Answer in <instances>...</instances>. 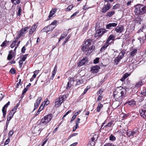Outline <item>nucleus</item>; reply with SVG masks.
I'll list each match as a JSON object with an SVG mask.
<instances>
[{"label": "nucleus", "mask_w": 146, "mask_h": 146, "mask_svg": "<svg viewBox=\"0 0 146 146\" xmlns=\"http://www.w3.org/2000/svg\"><path fill=\"white\" fill-rule=\"evenodd\" d=\"M133 137L137 136L139 134V132L138 131V128L135 127L134 128L133 130L131 131Z\"/></svg>", "instance_id": "obj_16"}, {"label": "nucleus", "mask_w": 146, "mask_h": 146, "mask_svg": "<svg viewBox=\"0 0 146 146\" xmlns=\"http://www.w3.org/2000/svg\"><path fill=\"white\" fill-rule=\"evenodd\" d=\"M128 130H127V135L129 137H134L132 134V132L131 131H128Z\"/></svg>", "instance_id": "obj_31"}, {"label": "nucleus", "mask_w": 146, "mask_h": 146, "mask_svg": "<svg viewBox=\"0 0 146 146\" xmlns=\"http://www.w3.org/2000/svg\"><path fill=\"white\" fill-rule=\"evenodd\" d=\"M10 141V139L9 138L7 139L5 141L4 144V145H6L8 144Z\"/></svg>", "instance_id": "obj_56"}, {"label": "nucleus", "mask_w": 146, "mask_h": 146, "mask_svg": "<svg viewBox=\"0 0 146 146\" xmlns=\"http://www.w3.org/2000/svg\"><path fill=\"white\" fill-rule=\"evenodd\" d=\"M42 99V98L41 97H38L37 99L36 100V103L34 104V108L33 111L35 110L38 108Z\"/></svg>", "instance_id": "obj_10"}, {"label": "nucleus", "mask_w": 146, "mask_h": 146, "mask_svg": "<svg viewBox=\"0 0 146 146\" xmlns=\"http://www.w3.org/2000/svg\"><path fill=\"white\" fill-rule=\"evenodd\" d=\"M14 114V113H13V112L11 111V112L9 113V114L8 115L9 116H11V117H13Z\"/></svg>", "instance_id": "obj_61"}, {"label": "nucleus", "mask_w": 146, "mask_h": 146, "mask_svg": "<svg viewBox=\"0 0 146 146\" xmlns=\"http://www.w3.org/2000/svg\"><path fill=\"white\" fill-rule=\"evenodd\" d=\"M134 12L136 15H142L146 13V6L137 4L134 6Z\"/></svg>", "instance_id": "obj_2"}, {"label": "nucleus", "mask_w": 146, "mask_h": 146, "mask_svg": "<svg viewBox=\"0 0 146 146\" xmlns=\"http://www.w3.org/2000/svg\"><path fill=\"white\" fill-rule=\"evenodd\" d=\"M78 127H79V126L77 124H76V125L75 127H74L73 130H72V131H75V130L77 129Z\"/></svg>", "instance_id": "obj_59"}, {"label": "nucleus", "mask_w": 146, "mask_h": 146, "mask_svg": "<svg viewBox=\"0 0 146 146\" xmlns=\"http://www.w3.org/2000/svg\"><path fill=\"white\" fill-rule=\"evenodd\" d=\"M88 62L87 58L86 57H85L78 63V66H81L85 64H86Z\"/></svg>", "instance_id": "obj_7"}, {"label": "nucleus", "mask_w": 146, "mask_h": 146, "mask_svg": "<svg viewBox=\"0 0 146 146\" xmlns=\"http://www.w3.org/2000/svg\"><path fill=\"white\" fill-rule=\"evenodd\" d=\"M119 6V5L118 4H116L115 5L113 6L112 8L113 9H115L117 8Z\"/></svg>", "instance_id": "obj_46"}, {"label": "nucleus", "mask_w": 146, "mask_h": 146, "mask_svg": "<svg viewBox=\"0 0 146 146\" xmlns=\"http://www.w3.org/2000/svg\"><path fill=\"white\" fill-rule=\"evenodd\" d=\"M73 7V6L72 5H70L65 9V11H69L72 9Z\"/></svg>", "instance_id": "obj_38"}, {"label": "nucleus", "mask_w": 146, "mask_h": 146, "mask_svg": "<svg viewBox=\"0 0 146 146\" xmlns=\"http://www.w3.org/2000/svg\"><path fill=\"white\" fill-rule=\"evenodd\" d=\"M95 49V46H91L89 47V49L87 52V55H89Z\"/></svg>", "instance_id": "obj_27"}, {"label": "nucleus", "mask_w": 146, "mask_h": 146, "mask_svg": "<svg viewBox=\"0 0 146 146\" xmlns=\"http://www.w3.org/2000/svg\"><path fill=\"white\" fill-rule=\"evenodd\" d=\"M54 27H51V25H49L47 27H44L42 30L41 31L43 32L48 33V32L51 31L54 29Z\"/></svg>", "instance_id": "obj_9"}, {"label": "nucleus", "mask_w": 146, "mask_h": 146, "mask_svg": "<svg viewBox=\"0 0 146 146\" xmlns=\"http://www.w3.org/2000/svg\"><path fill=\"white\" fill-rule=\"evenodd\" d=\"M100 69V67L97 65H96L91 68V70L93 73H96L98 72V70Z\"/></svg>", "instance_id": "obj_11"}, {"label": "nucleus", "mask_w": 146, "mask_h": 146, "mask_svg": "<svg viewBox=\"0 0 146 146\" xmlns=\"http://www.w3.org/2000/svg\"><path fill=\"white\" fill-rule=\"evenodd\" d=\"M43 103H42L41 104V105H40V107L39 108V109L38 110H39L40 111L43 109V108H44V106H43Z\"/></svg>", "instance_id": "obj_57"}, {"label": "nucleus", "mask_w": 146, "mask_h": 146, "mask_svg": "<svg viewBox=\"0 0 146 146\" xmlns=\"http://www.w3.org/2000/svg\"><path fill=\"white\" fill-rule=\"evenodd\" d=\"M140 102H142L144 101L143 103V108H145L146 107V99L144 100V98L143 97H141L139 100Z\"/></svg>", "instance_id": "obj_28"}, {"label": "nucleus", "mask_w": 146, "mask_h": 146, "mask_svg": "<svg viewBox=\"0 0 146 146\" xmlns=\"http://www.w3.org/2000/svg\"><path fill=\"white\" fill-rule=\"evenodd\" d=\"M109 44H110L106 42V43L105 44L101 47L100 49V51L101 52L104 51L108 47Z\"/></svg>", "instance_id": "obj_18"}, {"label": "nucleus", "mask_w": 146, "mask_h": 146, "mask_svg": "<svg viewBox=\"0 0 146 146\" xmlns=\"http://www.w3.org/2000/svg\"><path fill=\"white\" fill-rule=\"evenodd\" d=\"M115 39V36L113 35H111L109 36L108 39L107 40L106 42L109 43V44H110L111 43V42H110V41L111 40H113Z\"/></svg>", "instance_id": "obj_20"}, {"label": "nucleus", "mask_w": 146, "mask_h": 146, "mask_svg": "<svg viewBox=\"0 0 146 146\" xmlns=\"http://www.w3.org/2000/svg\"><path fill=\"white\" fill-rule=\"evenodd\" d=\"M78 134V133H74L70 135L68 137V140L70 138L76 136Z\"/></svg>", "instance_id": "obj_39"}, {"label": "nucleus", "mask_w": 146, "mask_h": 146, "mask_svg": "<svg viewBox=\"0 0 146 146\" xmlns=\"http://www.w3.org/2000/svg\"><path fill=\"white\" fill-rule=\"evenodd\" d=\"M13 53V50H11L10 52V53L8 55V56L7 59L8 60H11L12 58V55L11 54H12Z\"/></svg>", "instance_id": "obj_33"}, {"label": "nucleus", "mask_w": 146, "mask_h": 146, "mask_svg": "<svg viewBox=\"0 0 146 146\" xmlns=\"http://www.w3.org/2000/svg\"><path fill=\"white\" fill-rule=\"evenodd\" d=\"M67 34H62L59 39V42L60 41L63 39L65 38L66 36L67 35Z\"/></svg>", "instance_id": "obj_36"}, {"label": "nucleus", "mask_w": 146, "mask_h": 146, "mask_svg": "<svg viewBox=\"0 0 146 146\" xmlns=\"http://www.w3.org/2000/svg\"><path fill=\"white\" fill-rule=\"evenodd\" d=\"M130 75L129 74H128V73H125L123 76V78H125V79L126 78H127L129 75Z\"/></svg>", "instance_id": "obj_52"}, {"label": "nucleus", "mask_w": 146, "mask_h": 146, "mask_svg": "<svg viewBox=\"0 0 146 146\" xmlns=\"http://www.w3.org/2000/svg\"><path fill=\"white\" fill-rule=\"evenodd\" d=\"M141 94L144 96L146 95V88H143V90L141 91Z\"/></svg>", "instance_id": "obj_37"}, {"label": "nucleus", "mask_w": 146, "mask_h": 146, "mask_svg": "<svg viewBox=\"0 0 146 146\" xmlns=\"http://www.w3.org/2000/svg\"><path fill=\"white\" fill-rule=\"evenodd\" d=\"M71 110L68 111L63 116V117H65L71 111Z\"/></svg>", "instance_id": "obj_58"}, {"label": "nucleus", "mask_w": 146, "mask_h": 146, "mask_svg": "<svg viewBox=\"0 0 146 146\" xmlns=\"http://www.w3.org/2000/svg\"><path fill=\"white\" fill-rule=\"evenodd\" d=\"M117 23H110L107 25L106 27V28L107 29H111L112 27H115L117 26Z\"/></svg>", "instance_id": "obj_15"}, {"label": "nucleus", "mask_w": 146, "mask_h": 146, "mask_svg": "<svg viewBox=\"0 0 146 146\" xmlns=\"http://www.w3.org/2000/svg\"><path fill=\"white\" fill-rule=\"evenodd\" d=\"M130 106H133L136 104V102L134 100H130L127 103Z\"/></svg>", "instance_id": "obj_23"}, {"label": "nucleus", "mask_w": 146, "mask_h": 146, "mask_svg": "<svg viewBox=\"0 0 146 146\" xmlns=\"http://www.w3.org/2000/svg\"><path fill=\"white\" fill-rule=\"evenodd\" d=\"M120 60L117 57L114 60V64L115 65H117L119 62Z\"/></svg>", "instance_id": "obj_32"}, {"label": "nucleus", "mask_w": 146, "mask_h": 146, "mask_svg": "<svg viewBox=\"0 0 146 146\" xmlns=\"http://www.w3.org/2000/svg\"><path fill=\"white\" fill-rule=\"evenodd\" d=\"M99 58H96L94 61V64L98 63L99 62Z\"/></svg>", "instance_id": "obj_49"}, {"label": "nucleus", "mask_w": 146, "mask_h": 146, "mask_svg": "<svg viewBox=\"0 0 146 146\" xmlns=\"http://www.w3.org/2000/svg\"><path fill=\"white\" fill-rule=\"evenodd\" d=\"M111 7V5L110 3H107L106 4L105 3L101 11L102 12L105 13L109 10Z\"/></svg>", "instance_id": "obj_6"}, {"label": "nucleus", "mask_w": 146, "mask_h": 146, "mask_svg": "<svg viewBox=\"0 0 146 146\" xmlns=\"http://www.w3.org/2000/svg\"><path fill=\"white\" fill-rule=\"evenodd\" d=\"M7 42V41L5 40L4 41L2 44L1 45V46L2 47H4L6 45V44Z\"/></svg>", "instance_id": "obj_47"}, {"label": "nucleus", "mask_w": 146, "mask_h": 146, "mask_svg": "<svg viewBox=\"0 0 146 146\" xmlns=\"http://www.w3.org/2000/svg\"><path fill=\"white\" fill-rule=\"evenodd\" d=\"M141 115L145 119H146V109L142 110L140 113Z\"/></svg>", "instance_id": "obj_21"}, {"label": "nucleus", "mask_w": 146, "mask_h": 146, "mask_svg": "<svg viewBox=\"0 0 146 146\" xmlns=\"http://www.w3.org/2000/svg\"><path fill=\"white\" fill-rule=\"evenodd\" d=\"M116 139L115 137L112 134L111 135L110 137V139L112 141L115 140Z\"/></svg>", "instance_id": "obj_40"}, {"label": "nucleus", "mask_w": 146, "mask_h": 146, "mask_svg": "<svg viewBox=\"0 0 146 146\" xmlns=\"http://www.w3.org/2000/svg\"><path fill=\"white\" fill-rule=\"evenodd\" d=\"M61 104H59V102H58V101L56 100L55 102V106L56 107H58Z\"/></svg>", "instance_id": "obj_48"}, {"label": "nucleus", "mask_w": 146, "mask_h": 146, "mask_svg": "<svg viewBox=\"0 0 146 146\" xmlns=\"http://www.w3.org/2000/svg\"><path fill=\"white\" fill-rule=\"evenodd\" d=\"M37 27V26L35 25H33L31 29H30V31L29 32V34H32L34 32L36 29Z\"/></svg>", "instance_id": "obj_19"}, {"label": "nucleus", "mask_w": 146, "mask_h": 146, "mask_svg": "<svg viewBox=\"0 0 146 146\" xmlns=\"http://www.w3.org/2000/svg\"><path fill=\"white\" fill-rule=\"evenodd\" d=\"M53 116L52 114H48L44 117L41 119L40 124L46 125L48 123L52 118Z\"/></svg>", "instance_id": "obj_4"}, {"label": "nucleus", "mask_w": 146, "mask_h": 146, "mask_svg": "<svg viewBox=\"0 0 146 146\" xmlns=\"http://www.w3.org/2000/svg\"><path fill=\"white\" fill-rule=\"evenodd\" d=\"M57 11L56 9H52L50 12L49 15L48 16V18L47 20H49L51 19L53 15L56 13Z\"/></svg>", "instance_id": "obj_13"}, {"label": "nucleus", "mask_w": 146, "mask_h": 146, "mask_svg": "<svg viewBox=\"0 0 146 146\" xmlns=\"http://www.w3.org/2000/svg\"><path fill=\"white\" fill-rule=\"evenodd\" d=\"M30 29V28L28 27L22 28L20 30L19 33H21V35L23 36V34L26 33V32L27 31V29Z\"/></svg>", "instance_id": "obj_17"}, {"label": "nucleus", "mask_w": 146, "mask_h": 146, "mask_svg": "<svg viewBox=\"0 0 146 146\" xmlns=\"http://www.w3.org/2000/svg\"><path fill=\"white\" fill-rule=\"evenodd\" d=\"M65 97V96H60L58 98L56 99V100L59 102V104H61L66 100Z\"/></svg>", "instance_id": "obj_14"}, {"label": "nucleus", "mask_w": 146, "mask_h": 146, "mask_svg": "<svg viewBox=\"0 0 146 146\" xmlns=\"http://www.w3.org/2000/svg\"><path fill=\"white\" fill-rule=\"evenodd\" d=\"M50 102L48 100H46L44 102V105L47 106L48 105Z\"/></svg>", "instance_id": "obj_63"}, {"label": "nucleus", "mask_w": 146, "mask_h": 146, "mask_svg": "<svg viewBox=\"0 0 146 146\" xmlns=\"http://www.w3.org/2000/svg\"><path fill=\"white\" fill-rule=\"evenodd\" d=\"M126 90L125 88L120 86L117 88L113 92V98L117 101H121L125 97Z\"/></svg>", "instance_id": "obj_1"}, {"label": "nucleus", "mask_w": 146, "mask_h": 146, "mask_svg": "<svg viewBox=\"0 0 146 146\" xmlns=\"http://www.w3.org/2000/svg\"><path fill=\"white\" fill-rule=\"evenodd\" d=\"M25 50L26 49L25 48V46H23L21 49L22 52L23 53H24L25 52Z\"/></svg>", "instance_id": "obj_64"}, {"label": "nucleus", "mask_w": 146, "mask_h": 146, "mask_svg": "<svg viewBox=\"0 0 146 146\" xmlns=\"http://www.w3.org/2000/svg\"><path fill=\"white\" fill-rule=\"evenodd\" d=\"M138 39L139 40V41L141 43H143L145 42V41L146 39V38H145V37L144 36L142 38H140Z\"/></svg>", "instance_id": "obj_35"}, {"label": "nucleus", "mask_w": 146, "mask_h": 146, "mask_svg": "<svg viewBox=\"0 0 146 146\" xmlns=\"http://www.w3.org/2000/svg\"><path fill=\"white\" fill-rule=\"evenodd\" d=\"M106 29L101 28L97 30L95 34V37H101L102 35L107 32Z\"/></svg>", "instance_id": "obj_5"}, {"label": "nucleus", "mask_w": 146, "mask_h": 146, "mask_svg": "<svg viewBox=\"0 0 146 146\" xmlns=\"http://www.w3.org/2000/svg\"><path fill=\"white\" fill-rule=\"evenodd\" d=\"M103 107V105L102 104H101V103L98 104V106L97 107V109L96 111L97 112H100L101 109Z\"/></svg>", "instance_id": "obj_30"}, {"label": "nucleus", "mask_w": 146, "mask_h": 146, "mask_svg": "<svg viewBox=\"0 0 146 146\" xmlns=\"http://www.w3.org/2000/svg\"><path fill=\"white\" fill-rule=\"evenodd\" d=\"M114 121H113L111 120L110 122H108V124L105 125L104 126V127H111V126L113 124V123Z\"/></svg>", "instance_id": "obj_34"}, {"label": "nucleus", "mask_w": 146, "mask_h": 146, "mask_svg": "<svg viewBox=\"0 0 146 146\" xmlns=\"http://www.w3.org/2000/svg\"><path fill=\"white\" fill-rule=\"evenodd\" d=\"M137 48L134 49L131 52L130 56L133 57L136 55L137 53Z\"/></svg>", "instance_id": "obj_25"}, {"label": "nucleus", "mask_w": 146, "mask_h": 146, "mask_svg": "<svg viewBox=\"0 0 146 146\" xmlns=\"http://www.w3.org/2000/svg\"><path fill=\"white\" fill-rule=\"evenodd\" d=\"M56 72L54 71H52V76L50 78V79L53 80L54 76L56 73Z\"/></svg>", "instance_id": "obj_45"}, {"label": "nucleus", "mask_w": 146, "mask_h": 146, "mask_svg": "<svg viewBox=\"0 0 146 146\" xmlns=\"http://www.w3.org/2000/svg\"><path fill=\"white\" fill-rule=\"evenodd\" d=\"M125 54V52L123 50H122L119 53V55H120V56H124V54Z\"/></svg>", "instance_id": "obj_50"}, {"label": "nucleus", "mask_w": 146, "mask_h": 146, "mask_svg": "<svg viewBox=\"0 0 146 146\" xmlns=\"http://www.w3.org/2000/svg\"><path fill=\"white\" fill-rule=\"evenodd\" d=\"M10 104V102L9 101L2 108V111L3 113V117L4 118L5 117L6 115V109H5L8 107Z\"/></svg>", "instance_id": "obj_8"}, {"label": "nucleus", "mask_w": 146, "mask_h": 146, "mask_svg": "<svg viewBox=\"0 0 146 146\" xmlns=\"http://www.w3.org/2000/svg\"><path fill=\"white\" fill-rule=\"evenodd\" d=\"M17 42V41H13L10 46V47H11V48H13L14 47V46L15 45Z\"/></svg>", "instance_id": "obj_41"}, {"label": "nucleus", "mask_w": 146, "mask_h": 146, "mask_svg": "<svg viewBox=\"0 0 146 146\" xmlns=\"http://www.w3.org/2000/svg\"><path fill=\"white\" fill-rule=\"evenodd\" d=\"M12 3L15 5H16L20 3V0H11Z\"/></svg>", "instance_id": "obj_29"}, {"label": "nucleus", "mask_w": 146, "mask_h": 146, "mask_svg": "<svg viewBox=\"0 0 146 146\" xmlns=\"http://www.w3.org/2000/svg\"><path fill=\"white\" fill-rule=\"evenodd\" d=\"M10 72L12 74H14L15 73V68H12L10 70Z\"/></svg>", "instance_id": "obj_44"}, {"label": "nucleus", "mask_w": 146, "mask_h": 146, "mask_svg": "<svg viewBox=\"0 0 146 146\" xmlns=\"http://www.w3.org/2000/svg\"><path fill=\"white\" fill-rule=\"evenodd\" d=\"M76 116L74 115L72 117L71 119V120H70L71 122H72L76 118Z\"/></svg>", "instance_id": "obj_62"}, {"label": "nucleus", "mask_w": 146, "mask_h": 146, "mask_svg": "<svg viewBox=\"0 0 146 146\" xmlns=\"http://www.w3.org/2000/svg\"><path fill=\"white\" fill-rule=\"evenodd\" d=\"M22 36V35H21V33H19V34L17 35V37L16 38L15 40V41H17L18 39L20 38V37Z\"/></svg>", "instance_id": "obj_55"}, {"label": "nucleus", "mask_w": 146, "mask_h": 146, "mask_svg": "<svg viewBox=\"0 0 146 146\" xmlns=\"http://www.w3.org/2000/svg\"><path fill=\"white\" fill-rule=\"evenodd\" d=\"M143 84V82L141 80L140 81L136 84L135 88H138L141 86Z\"/></svg>", "instance_id": "obj_24"}, {"label": "nucleus", "mask_w": 146, "mask_h": 146, "mask_svg": "<svg viewBox=\"0 0 146 146\" xmlns=\"http://www.w3.org/2000/svg\"><path fill=\"white\" fill-rule=\"evenodd\" d=\"M79 12L78 11H77L72 14L71 16L70 17L72 18L73 17H75L76 15L77 14L79 13Z\"/></svg>", "instance_id": "obj_54"}, {"label": "nucleus", "mask_w": 146, "mask_h": 146, "mask_svg": "<svg viewBox=\"0 0 146 146\" xmlns=\"http://www.w3.org/2000/svg\"><path fill=\"white\" fill-rule=\"evenodd\" d=\"M114 0H104L105 3H110L112 2Z\"/></svg>", "instance_id": "obj_60"}, {"label": "nucleus", "mask_w": 146, "mask_h": 146, "mask_svg": "<svg viewBox=\"0 0 146 146\" xmlns=\"http://www.w3.org/2000/svg\"><path fill=\"white\" fill-rule=\"evenodd\" d=\"M115 13L114 11H111L108 12L106 15V16L109 17H112L113 15Z\"/></svg>", "instance_id": "obj_26"}, {"label": "nucleus", "mask_w": 146, "mask_h": 146, "mask_svg": "<svg viewBox=\"0 0 146 146\" xmlns=\"http://www.w3.org/2000/svg\"><path fill=\"white\" fill-rule=\"evenodd\" d=\"M13 134V130H11L9 133V137H11Z\"/></svg>", "instance_id": "obj_43"}, {"label": "nucleus", "mask_w": 146, "mask_h": 146, "mask_svg": "<svg viewBox=\"0 0 146 146\" xmlns=\"http://www.w3.org/2000/svg\"><path fill=\"white\" fill-rule=\"evenodd\" d=\"M17 109V106H15L11 111L15 113Z\"/></svg>", "instance_id": "obj_51"}, {"label": "nucleus", "mask_w": 146, "mask_h": 146, "mask_svg": "<svg viewBox=\"0 0 146 146\" xmlns=\"http://www.w3.org/2000/svg\"><path fill=\"white\" fill-rule=\"evenodd\" d=\"M73 82L71 81L70 80L68 82L67 86L66 87V89H70L72 85Z\"/></svg>", "instance_id": "obj_22"}, {"label": "nucleus", "mask_w": 146, "mask_h": 146, "mask_svg": "<svg viewBox=\"0 0 146 146\" xmlns=\"http://www.w3.org/2000/svg\"><path fill=\"white\" fill-rule=\"evenodd\" d=\"M124 27L122 25H118L115 29V31L117 33H121L123 31Z\"/></svg>", "instance_id": "obj_12"}, {"label": "nucleus", "mask_w": 146, "mask_h": 146, "mask_svg": "<svg viewBox=\"0 0 146 146\" xmlns=\"http://www.w3.org/2000/svg\"><path fill=\"white\" fill-rule=\"evenodd\" d=\"M23 61H21V60H20L19 61V67L20 68H21L22 67V65L23 64Z\"/></svg>", "instance_id": "obj_53"}, {"label": "nucleus", "mask_w": 146, "mask_h": 146, "mask_svg": "<svg viewBox=\"0 0 146 146\" xmlns=\"http://www.w3.org/2000/svg\"><path fill=\"white\" fill-rule=\"evenodd\" d=\"M91 42L90 39H88L83 42V45L81 48L82 51L86 52L88 51L89 49V47L91 44Z\"/></svg>", "instance_id": "obj_3"}, {"label": "nucleus", "mask_w": 146, "mask_h": 146, "mask_svg": "<svg viewBox=\"0 0 146 146\" xmlns=\"http://www.w3.org/2000/svg\"><path fill=\"white\" fill-rule=\"evenodd\" d=\"M22 11V9L20 7H19L18 8V10L17 12V15L19 16L21 15V12Z\"/></svg>", "instance_id": "obj_42"}]
</instances>
